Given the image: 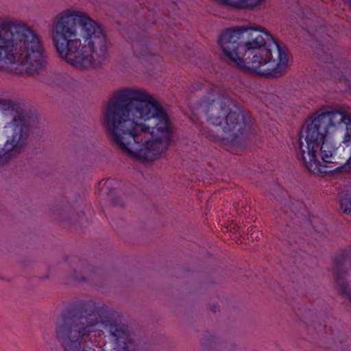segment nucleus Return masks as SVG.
I'll list each match as a JSON object with an SVG mask.
<instances>
[{"instance_id":"nucleus-9","label":"nucleus","mask_w":351,"mask_h":351,"mask_svg":"<svg viewBox=\"0 0 351 351\" xmlns=\"http://www.w3.org/2000/svg\"><path fill=\"white\" fill-rule=\"evenodd\" d=\"M252 30L261 31V27L239 26L228 29L220 34L218 43L223 54L235 64L247 47V40L253 36Z\"/></svg>"},{"instance_id":"nucleus-16","label":"nucleus","mask_w":351,"mask_h":351,"mask_svg":"<svg viewBox=\"0 0 351 351\" xmlns=\"http://www.w3.org/2000/svg\"><path fill=\"white\" fill-rule=\"evenodd\" d=\"M112 204L114 206H123L124 204L123 201L119 198H115L112 200Z\"/></svg>"},{"instance_id":"nucleus-11","label":"nucleus","mask_w":351,"mask_h":351,"mask_svg":"<svg viewBox=\"0 0 351 351\" xmlns=\"http://www.w3.org/2000/svg\"><path fill=\"white\" fill-rule=\"evenodd\" d=\"M69 276L75 281L84 282L93 280L95 272V268L88 264L85 261H82L78 257L73 256L70 258Z\"/></svg>"},{"instance_id":"nucleus-13","label":"nucleus","mask_w":351,"mask_h":351,"mask_svg":"<svg viewBox=\"0 0 351 351\" xmlns=\"http://www.w3.org/2000/svg\"><path fill=\"white\" fill-rule=\"evenodd\" d=\"M27 147V145H24L23 147L16 149L6 148L5 141L3 147V152L1 154H0V166L8 163L13 158L17 157L20 154H21L25 150Z\"/></svg>"},{"instance_id":"nucleus-8","label":"nucleus","mask_w":351,"mask_h":351,"mask_svg":"<svg viewBox=\"0 0 351 351\" xmlns=\"http://www.w3.org/2000/svg\"><path fill=\"white\" fill-rule=\"evenodd\" d=\"M0 110L9 112L11 116L3 128L6 148L16 149L28 145L30 133L38 123V116L10 99H0Z\"/></svg>"},{"instance_id":"nucleus-21","label":"nucleus","mask_w":351,"mask_h":351,"mask_svg":"<svg viewBox=\"0 0 351 351\" xmlns=\"http://www.w3.org/2000/svg\"><path fill=\"white\" fill-rule=\"evenodd\" d=\"M349 1H350V5H351V0H349Z\"/></svg>"},{"instance_id":"nucleus-20","label":"nucleus","mask_w":351,"mask_h":351,"mask_svg":"<svg viewBox=\"0 0 351 351\" xmlns=\"http://www.w3.org/2000/svg\"><path fill=\"white\" fill-rule=\"evenodd\" d=\"M139 54H140V55H142V56H144V55H145L144 53H141V52H139Z\"/></svg>"},{"instance_id":"nucleus-14","label":"nucleus","mask_w":351,"mask_h":351,"mask_svg":"<svg viewBox=\"0 0 351 351\" xmlns=\"http://www.w3.org/2000/svg\"><path fill=\"white\" fill-rule=\"evenodd\" d=\"M340 209L343 213L351 216V194H346L345 197L340 200Z\"/></svg>"},{"instance_id":"nucleus-10","label":"nucleus","mask_w":351,"mask_h":351,"mask_svg":"<svg viewBox=\"0 0 351 351\" xmlns=\"http://www.w3.org/2000/svg\"><path fill=\"white\" fill-rule=\"evenodd\" d=\"M332 273L335 286L338 292L351 302V247L335 258Z\"/></svg>"},{"instance_id":"nucleus-6","label":"nucleus","mask_w":351,"mask_h":351,"mask_svg":"<svg viewBox=\"0 0 351 351\" xmlns=\"http://www.w3.org/2000/svg\"><path fill=\"white\" fill-rule=\"evenodd\" d=\"M259 32L261 34L247 40V47L236 64L260 76L281 77L288 64L287 53L268 31L261 27Z\"/></svg>"},{"instance_id":"nucleus-3","label":"nucleus","mask_w":351,"mask_h":351,"mask_svg":"<svg viewBox=\"0 0 351 351\" xmlns=\"http://www.w3.org/2000/svg\"><path fill=\"white\" fill-rule=\"evenodd\" d=\"M50 33L58 56L75 70L95 68L108 56L102 26L84 12L67 8L59 12L51 21Z\"/></svg>"},{"instance_id":"nucleus-17","label":"nucleus","mask_w":351,"mask_h":351,"mask_svg":"<svg viewBox=\"0 0 351 351\" xmlns=\"http://www.w3.org/2000/svg\"><path fill=\"white\" fill-rule=\"evenodd\" d=\"M141 44L138 43V42H135L132 44V47L134 49V50L137 52L138 49L141 47Z\"/></svg>"},{"instance_id":"nucleus-7","label":"nucleus","mask_w":351,"mask_h":351,"mask_svg":"<svg viewBox=\"0 0 351 351\" xmlns=\"http://www.w3.org/2000/svg\"><path fill=\"white\" fill-rule=\"evenodd\" d=\"M199 106L204 110L209 124L220 126L232 144L237 143L244 134L252 132V115L241 112L229 95H219L215 88L210 87L207 95L200 99Z\"/></svg>"},{"instance_id":"nucleus-4","label":"nucleus","mask_w":351,"mask_h":351,"mask_svg":"<svg viewBox=\"0 0 351 351\" xmlns=\"http://www.w3.org/2000/svg\"><path fill=\"white\" fill-rule=\"evenodd\" d=\"M343 125L346 129L343 143L351 142L350 110L325 106L306 121L300 131L298 156L308 171L314 174L333 171L328 164L336 163L333 161L336 147L328 134Z\"/></svg>"},{"instance_id":"nucleus-1","label":"nucleus","mask_w":351,"mask_h":351,"mask_svg":"<svg viewBox=\"0 0 351 351\" xmlns=\"http://www.w3.org/2000/svg\"><path fill=\"white\" fill-rule=\"evenodd\" d=\"M102 113L110 141L123 153L152 161L169 149L173 124L162 106L147 90H119Z\"/></svg>"},{"instance_id":"nucleus-5","label":"nucleus","mask_w":351,"mask_h":351,"mask_svg":"<svg viewBox=\"0 0 351 351\" xmlns=\"http://www.w3.org/2000/svg\"><path fill=\"white\" fill-rule=\"evenodd\" d=\"M17 64L28 75L38 73L47 64V55L40 36L22 21L3 20L0 23V71Z\"/></svg>"},{"instance_id":"nucleus-19","label":"nucleus","mask_w":351,"mask_h":351,"mask_svg":"<svg viewBox=\"0 0 351 351\" xmlns=\"http://www.w3.org/2000/svg\"><path fill=\"white\" fill-rule=\"evenodd\" d=\"M219 128H218V130H220V129L226 134L225 136H221V138L228 140L226 137L228 136V134L221 129L220 126H219Z\"/></svg>"},{"instance_id":"nucleus-12","label":"nucleus","mask_w":351,"mask_h":351,"mask_svg":"<svg viewBox=\"0 0 351 351\" xmlns=\"http://www.w3.org/2000/svg\"><path fill=\"white\" fill-rule=\"evenodd\" d=\"M219 3L236 10H253L265 0H215Z\"/></svg>"},{"instance_id":"nucleus-15","label":"nucleus","mask_w":351,"mask_h":351,"mask_svg":"<svg viewBox=\"0 0 351 351\" xmlns=\"http://www.w3.org/2000/svg\"><path fill=\"white\" fill-rule=\"evenodd\" d=\"M202 131V134L205 136V137L212 141L216 142L221 138V136L219 135V134H213L209 132H206L204 130Z\"/></svg>"},{"instance_id":"nucleus-2","label":"nucleus","mask_w":351,"mask_h":351,"mask_svg":"<svg viewBox=\"0 0 351 351\" xmlns=\"http://www.w3.org/2000/svg\"><path fill=\"white\" fill-rule=\"evenodd\" d=\"M53 335L62 351H134L128 326L111 308L92 300L62 312Z\"/></svg>"},{"instance_id":"nucleus-18","label":"nucleus","mask_w":351,"mask_h":351,"mask_svg":"<svg viewBox=\"0 0 351 351\" xmlns=\"http://www.w3.org/2000/svg\"><path fill=\"white\" fill-rule=\"evenodd\" d=\"M58 76H60L61 77H63L64 78L65 80H66L68 78V75L66 74V73H62V74H60L58 75Z\"/></svg>"}]
</instances>
